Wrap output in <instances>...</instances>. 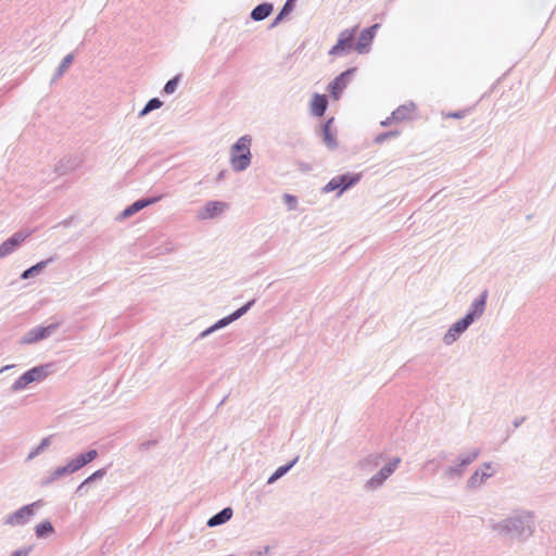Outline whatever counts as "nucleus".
Here are the masks:
<instances>
[{"mask_svg": "<svg viewBox=\"0 0 556 556\" xmlns=\"http://www.w3.org/2000/svg\"><path fill=\"white\" fill-rule=\"evenodd\" d=\"M226 399H227V397L225 396V397L219 402L218 406H222V405L225 403Z\"/></svg>", "mask_w": 556, "mask_h": 556, "instance_id": "57", "label": "nucleus"}, {"mask_svg": "<svg viewBox=\"0 0 556 556\" xmlns=\"http://www.w3.org/2000/svg\"><path fill=\"white\" fill-rule=\"evenodd\" d=\"M382 458V454H369L357 463V468L361 470H371L380 465Z\"/></svg>", "mask_w": 556, "mask_h": 556, "instance_id": "23", "label": "nucleus"}, {"mask_svg": "<svg viewBox=\"0 0 556 556\" xmlns=\"http://www.w3.org/2000/svg\"><path fill=\"white\" fill-rule=\"evenodd\" d=\"M480 454V451L479 450H473L469 453H464V454H460L458 457H457V460L460 466H463L464 468H466L467 466H469L472 462H475L477 459V457L479 456Z\"/></svg>", "mask_w": 556, "mask_h": 556, "instance_id": "32", "label": "nucleus"}, {"mask_svg": "<svg viewBox=\"0 0 556 556\" xmlns=\"http://www.w3.org/2000/svg\"><path fill=\"white\" fill-rule=\"evenodd\" d=\"M447 455L444 451H441L438 455V460H444L446 459Z\"/></svg>", "mask_w": 556, "mask_h": 556, "instance_id": "51", "label": "nucleus"}, {"mask_svg": "<svg viewBox=\"0 0 556 556\" xmlns=\"http://www.w3.org/2000/svg\"><path fill=\"white\" fill-rule=\"evenodd\" d=\"M274 10V5L270 2H263L257 4L250 14V17L255 22H261L267 18Z\"/></svg>", "mask_w": 556, "mask_h": 556, "instance_id": "20", "label": "nucleus"}, {"mask_svg": "<svg viewBox=\"0 0 556 556\" xmlns=\"http://www.w3.org/2000/svg\"><path fill=\"white\" fill-rule=\"evenodd\" d=\"M525 420H526V417L516 418L513 421L514 428H518L519 426H521L525 422Z\"/></svg>", "mask_w": 556, "mask_h": 556, "instance_id": "49", "label": "nucleus"}, {"mask_svg": "<svg viewBox=\"0 0 556 556\" xmlns=\"http://www.w3.org/2000/svg\"><path fill=\"white\" fill-rule=\"evenodd\" d=\"M492 473H489L484 470L477 469L468 479L467 488L468 489H477L479 488L485 479L490 478Z\"/></svg>", "mask_w": 556, "mask_h": 556, "instance_id": "27", "label": "nucleus"}, {"mask_svg": "<svg viewBox=\"0 0 556 556\" xmlns=\"http://www.w3.org/2000/svg\"><path fill=\"white\" fill-rule=\"evenodd\" d=\"M432 468H433L432 472H435L439 469V464L432 465Z\"/></svg>", "mask_w": 556, "mask_h": 556, "instance_id": "55", "label": "nucleus"}, {"mask_svg": "<svg viewBox=\"0 0 556 556\" xmlns=\"http://www.w3.org/2000/svg\"><path fill=\"white\" fill-rule=\"evenodd\" d=\"M228 204L223 201H207L205 205L198 211L197 217L200 220L213 219L222 215Z\"/></svg>", "mask_w": 556, "mask_h": 556, "instance_id": "12", "label": "nucleus"}, {"mask_svg": "<svg viewBox=\"0 0 556 556\" xmlns=\"http://www.w3.org/2000/svg\"><path fill=\"white\" fill-rule=\"evenodd\" d=\"M453 325L456 326V328H458L460 331L465 332L472 325V323L469 320V318L464 316Z\"/></svg>", "mask_w": 556, "mask_h": 556, "instance_id": "41", "label": "nucleus"}, {"mask_svg": "<svg viewBox=\"0 0 556 556\" xmlns=\"http://www.w3.org/2000/svg\"><path fill=\"white\" fill-rule=\"evenodd\" d=\"M54 262V256H50L47 260L40 261L37 264L25 269L21 274V279L26 280L31 277L39 275L50 263Z\"/></svg>", "mask_w": 556, "mask_h": 556, "instance_id": "21", "label": "nucleus"}, {"mask_svg": "<svg viewBox=\"0 0 556 556\" xmlns=\"http://www.w3.org/2000/svg\"><path fill=\"white\" fill-rule=\"evenodd\" d=\"M362 174L359 173H344L331 178L324 187V193L337 191V197L343 194L346 190L354 187L359 182Z\"/></svg>", "mask_w": 556, "mask_h": 556, "instance_id": "4", "label": "nucleus"}, {"mask_svg": "<svg viewBox=\"0 0 556 556\" xmlns=\"http://www.w3.org/2000/svg\"><path fill=\"white\" fill-rule=\"evenodd\" d=\"M60 323H52L48 326H37L29 329L18 341L21 345L34 344L42 341L54 333Z\"/></svg>", "mask_w": 556, "mask_h": 556, "instance_id": "7", "label": "nucleus"}, {"mask_svg": "<svg viewBox=\"0 0 556 556\" xmlns=\"http://www.w3.org/2000/svg\"><path fill=\"white\" fill-rule=\"evenodd\" d=\"M283 201H285L286 205L288 206L289 211H293V210L296 208L298 199H296L295 195H292L290 193H285L283 194Z\"/></svg>", "mask_w": 556, "mask_h": 556, "instance_id": "40", "label": "nucleus"}, {"mask_svg": "<svg viewBox=\"0 0 556 556\" xmlns=\"http://www.w3.org/2000/svg\"><path fill=\"white\" fill-rule=\"evenodd\" d=\"M399 135H400L399 130L384 131V132H381V134L376 136L375 142L378 143V144H381V143H383L388 139L396 138Z\"/></svg>", "mask_w": 556, "mask_h": 556, "instance_id": "36", "label": "nucleus"}, {"mask_svg": "<svg viewBox=\"0 0 556 556\" xmlns=\"http://www.w3.org/2000/svg\"><path fill=\"white\" fill-rule=\"evenodd\" d=\"M98 451L90 448L85 453L78 454L76 457L72 458L70 462L71 467L73 468L74 472L80 470L83 467L91 463L98 457Z\"/></svg>", "mask_w": 556, "mask_h": 556, "instance_id": "15", "label": "nucleus"}, {"mask_svg": "<svg viewBox=\"0 0 556 556\" xmlns=\"http://www.w3.org/2000/svg\"><path fill=\"white\" fill-rule=\"evenodd\" d=\"M255 302H256L255 299H252L251 301L247 302L244 305H242L241 307H239L238 309H236L228 316L218 319L211 327L203 330L199 337L205 338V337L210 336L211 333H213L219 329H223V328L227 327L228 325H230L231 323L238 320L239 318H241L243 315H245L251 309V307L255 304Z\"/></svg>", "mask_w": 556, "mask_h": 556, "instance_id": "6", "label": "nucleus"}, {"mask_svg": "<svg viewBox=\"0 0 556 556\" xmlns=\"http://www.w3.org/2000/svg\"><path fill=\"white\" fill-rule=\"evenodd\" d=\"M53 371V364L34 366L22 374L11 386V391L16 393L26 389L30 383L43 381Z\"/></svg>", "mask_w": 556, "mask_h": 556, "instance_id": "3", "label": "nucleus"}, {"mask_svg": "<svg viewBox=\"0 0 556 556\" xmlns=\"http://www.w3.org/2000/svg\"><path fill=\"white\" fill-rule=\"evenodd\" d=\"M401 463L400 457H394L391 462L386 464L377 473L368 479L364 485L366 490H377L383 485L386 480L396 470Z\"/></svg>", "mask_w": 556, "mask_h": 556, "instance_id": "8", "label": "nucleus"}, {"mask_svg": "<svg viewBox=\"0 0 556 556\" xmlns=\"http://www.w3.org/2000/svg\"><path fill=\"white\" fill-rule=\"evenodd\" d=\"M432 468H433L432 472H435L439 469V464L432 465Z\"/></svg>", "mask_w": 556, "mask_h": 556, "instance_id": "56", "label": "nucleus"}, {"mask_svg": "<svg viewBox=\"0 0 556 556\" xmlns=\"http://www.w3.org/2000/svg\"><path fill=\"white\" fill-rule=\"evenodd\" d=\"M180 77H181L180 75H176L173 78H170L169 80H167L166 84L163 87V92L166 93V94L174 93L176 91V89H177V86L179 84Z\"/></svg>", "mask_w": 556, "mask_h": 556, "instance_id": "35", "label": "nucleus"}, {"mask_svg": "<svg viewBox=\"0 0 556 556\" xmlns=\"http://www.w3.org/2000/svg\"><path fill=\"white\" fill-rule=\"evenodd\" d=\"M156 444V440H149L140 443V450L147 451Z\"/></svg>", "mask_w": 556, "mask_h": 556, "instance_id": "45", "label": "nucleus"}, {"mask_svg": "<svg viewBox=\"0 0 556 556\" xmlns=\"http://www.w3.org/2000/svg\"><path fill=\"white\" fill-rule=\"evenodd\" d=\"M225 173H226V172H225V170H223V172H220V173L218 174V176H217V180H218V181H219V180H222V179L225 177Z\"/></svg>", "mask_w": 556, "mask_h": 556, "instance_id": "54", "label": "nucleus"}, {"mask_svg": "<svg viewBox=\"0 0 556 556\" xmlns=\"http://www.w3.org/2000/svg\"><path fill=\"white\" fill-rule=\"evenodd\" d=\"M328 108V99L325 94L315 93L311 101V111L314 116L321 117Z\"/></svg>", "mask_w": 556, "mask_h": 556, "instance_id": "18", "label": "nucleus"}, {"mask_svg": "<svg viewBox=\"0 0 556 556\" xmlns=\"http://www.w3.org/2000/svg\"><path fill=\"white\" fill-rule=\"evenodd\" d=\"M233 515L231 507H225L215 515H213L206 522L210 528L222 526L229 521Z\"/></svg>", "mask_w": 556, "mask_h": 556, "instance_id": "19", "label": "nucleus"}, {"mask_svg": "<svg viewBox=\"0 0 556 556\" xmlns=\"http://www.w3.org/2000/svg\"><path fill=\"white\" fill-rule=\"evenodd\" d=\"M77 166L78 160L76 157L66 156L59 161V163L55 165L54 172L62 176L74 170Z\"/></svg>", "mask_w": 556, "mask_h": 556, "instance_id": "22", "label": "nucleus"}, {"mask_svg": "<svg viewBox=\"0 0 556 556\" xmlns=\"http://www.w3.org/2000/svg\"><path fill=\"white\" fill-rule=\"evenodd\" d=\"M380 27V24L376 23L367 28H365L364 30L366 31V34H371L374 37L376 36V33L377 30L379 29Z\"/></svg>", "mask_w": 556, "mask_h": 556, "instance_id": "46", "label": "nucleus"}, {"mask_svg": "<svg viewBox=\"0 0 556 556\" xmlns=\"http://www.w3.org/2000/svg\"><path fill=\"white\" fill-rule=\"evenodd\" d=\"M251 137H240L230 148V164L235 172H243L251 164Z\"/></svg>", "mask_w": 556, "mask_h": 556, "instance_id": "2", "label": "nucleus"}, {"mask_svg": "<svg viewBox=\"0 0 556 556\" xmlns=\"http://www.w3.org/2000/svg\"><path fill=\"white\" fill-rule=\"evenodd\" d=\"M61 477L60 475L58 473V470L54 468L52 471L49 472V475L47 477H45L40 484L42 486H47V485H50L51 483H53L54 481L59 480Z\"/></svg>", "mask_w": 556, "mask_h": 556, "instance_id": "39", "label": "nucleus"}, {"mask_svg": "<svg viewBox=\"0 0 556 556\" xmlns=\"http://www.w3.org/2000/svg\"><path fill=\"white\" fill-rule=\"evenodd\" d=\"M415 110L416 105L414 102L402 104L391 113V118L394 123H400L409 119L410 115L415 112Z\"/></svg>", "mask_w": 556, "mask_h": 556, "instance_id": "17", "label": "nucleus"}, {"mask_svg": "<svg viewBox=\"0 0 556 556\" xmlns=\"http://www.w3.org/2000/svg\"><path fill=\"white\" fill-rule=\"evenodd\" d=\"M54 532V528L49 520L41 521L35 527V534L38 539L46 538Z\"/></svg>", "mask_w": 556, "mask_h": 556, "instance_id": "29", "label": "nucleus"}, {"mask_svg": "<svg viewBox=\"0 0 556 556\" xmlns=\"http://www.w3.org/2000/svg\"><path fill=\"white\" fill-rule=\"evenodd\" d=\"M14 367H15V365H5V366H3V367L0 369V375H1L2 372H4V371H7V370L11 369V368H14Z\"/></svg>", "mask_w": 556, "mask_h": 556, "instance_id": "52", "label": "nucleus"}, {"mask_svg": "<svg viewBox=\"0 0 556 556\" xmlns=\"http://www.w3.org/2000/svg\"><path fill=\"white\" fill-rule=\"evenodd\" d=\"M483 466L489 469L491 467V464L490 463H484Z\"/></svg>", "mask_w": 556, "mask_h": 556, "instance_id": "58", "label": "nucleus"}, {"mask_svg": "<svg viewBox=\"0 0 556 556\" xmlns=\"http://www.w3.org/2000/svg\"><path fill=\"white\" fill-rule=\"evenodd\" d=\"M49 445H50V438L49 437L48 438H43L41 440V442L39 443V445H37L33 451H30V453L27 456V460H31L35 457H37Z\"/></svg>", "mask_w": 556, "mask_h": 556, "instance_id": "34", "label": "nucleus"}, {"mask_svg": "<svg viewBox=\"0 0 556 556\" xmlns=\"http://www.w3.org/2000/svg\"><path fill=\"white\" fill-rule=\"evenodd\" d=\"M296 0H287L282 8L280 9L277 16L274 18L273 23L270 24L269 28L276 27L279 23H281L294 9Z\"/></svg>", "mask_w": 556, "mask_h": 556, "instance_id": "26", "label": "nucleus"}, {"mask_svg": "<svg viewBox=\"0 0 556 556\" xmlns=\"http://www.w3.org/2000/svg\"><path fill=\"white\" fill-rule=\"evenodd\" d=\"M89 484H85V480L77 486L75 493L78 495V496H84L87 494L88 492V486Z\"/></svg>", "mask_w": 556, "mask_h": 556, "instance_id": "43", "label": "nucleus"}, {"mask_svg": "<svg viewBox=\"0 0 556 556\" xmlns=\"http://www.w3.org/2000/svg\"><path fill=\"white\" fill-rule=\"evenodd\" d=\"M356 68L350 67L340 73L329 85L328 91L334 100H339L343 93V90L348 87L351 78L355 74Z\"/></svg>", "mask_w": 556, "mask_h": 556, "instance_id": "9", "label": "nucleus"}, {"mask_svg": "<svg viewBox=\"0 0 556 556\" xmlns=\"http://www.w3.org/2000/svg\"><path fill=\"white\" fill-rule=\"evenodd\" d=\"M354 28L341 31L337 43L329 50V54L339 56L350 53L354 48Z\"/></svg>", "mask_w": 556, "mask_h": 556, "instance_id": "10", "label": "nucleus"}, {"mask_svg": "<svg viewBox=\"0 0 556 556\" xmlns=\"http://www.w3.org/2000/svg\"><path fill=\"white\" fill-rule=\"evenodd\" d=\"M61 477L60 475L58 473V470L54 468L52 471L49 472V475L47 477H45L40 484L42 486H47V485H50L51 483H53L54 481L59 480Z\"/></svg>", "mask_w": 556, "mask_h": 556, "instance_id": "38", "label": "nucleus"}, {"mask_svg": "<svg viewBox=\"0 0 556 556\" xmlns=\"http://www.w3.org/2000/svg\"><path fill=\"white\" fill-rule=\"evenodd\" d=\"M391 123H394V122L392 121L391 116H389V117H387L384 121H382V122L380 123V125H381L382 127H387V126H389Z\"/></svg>", "mask_w": 556, "mask_h": 556, "instance_id": "50", "label": "nucleus"}, {"mask_svg": "<svg viewBox=\"0 0 556 556\" xmlns=\"http://www.w3.org/2000/svg\"><path fill=\"white\" fill-rule=\"evenodd\" d=\"M466 468L460 466L458 462L455 465L445 468L443 476L447 480H458L463 477Z\"/></svg>", "mask_w": 556, "mask_h": 556, "instance_id": "28", "label": "nucleus"}, {"mask_svg": "<svg viewBox=\"0 0 556 556\" xmlns=\"http://www.w3.org/2000/svg\"><path fill=\"white\" fill-rule=\"evenodd\" d=\"M488 294V290H483L470 304L467 313L465 314V317L469 318L472 324L483 315L486 306Z\"/></svg>", "mask_w": 556, "mask_h": 556, "instance_id": "14", "label": "nucleus"}, {"mask_svg": "<svg viewBox=\"0 0 556 556\" xmlns=\"http://www.w3.org/2000/svg\"><path fill=\"white\" fill-rule=\"evenodd\" d=\"M374 38L375 37L371 34H366V31L363 29L355 46L356 51L359 54L368 53Z\"/></svg>", "mask_w": 556, "mask_h": 556, "instance_id": "25", "label": "nucleus"}, {"mask_svg": "<svg viewBox=\"0 0 556 556\" xmlns=\"http://www.w3.org/2000/svg\"><path fill=\"white\" fill-rule=\"evenodd\" d=\"M333 121V117L328 118L324 124H321L319 130V135L323 138L324 143L331 150L338 147L337 137L331 130Z\"/></svg>", "mask_w": 556, "mask_h": 556, "instance_id": "16", "label": "nucleus"}, {"mask_svg": "<svg viewBox=\"0 0 556 556\" xmlns=\"http://www.w3.org/2000/svg\"><path fill=\"white\" fill-rule=\"evenodd\" d=\"M31 232L16 231L0 244V258L11 255L22 243L30 236Z\"/></svg>", "mask_w": 556, "mask_h": 556, "instance_id": "11", "label": "nucleus"}, {"mask_svg": "<svg viewBox=\"0 0 556 556\" xmlns=\"http://www.w3.org/2000/svg\"><path fill=\"white\" fill-rule=\"evenodd\" d=\"M269 552V546H265L263 551L254 552L251 556H264Z\"/></svg>", "mask_w": 556, "mask_h": 556, "instance_id": "48", "label": "nucleus"}, {"mask_svg": "<svg viewBox=\"0 0 556 556\" xmlns=\"http://www.w3.org/2000/svg\"><path fill=\"white\" fill-rule=\"evenodd\" d=\"M437 462V459H429L426 464H425V468L433 465L434 463Z\"/></svg>", "mask_w": 556, "mask_h": 556, "instance_id": "53", "label": "nucleus"}, {"mask_svg": "<svg viewBox=\"0 0 556 556\" xmlns=\"http://www.w3.org/2000/svg\"><path fill=\"white\" fill-rule=\"evenodd\" d=\"M466 114V111H457V112H452V113H448L447 114V117H452V118H463Z\"/></svg>", "mask_w": 556, "mask_h": 556, "instance_id": "47", "label": "nucleus"}, {"mask_svg": "<svg viewBox=\"0 0 556 556\" xmlns=\"http://www.w3.org/2000/svg\"><path fill=\"white\" fill-rule=\"evenodd\" d=\"M299 460V456L294 457L292 460H290L289 463L282 465V466H279L271 475L270 477L268 478L267 480V483L268 484H273L275 483L276 481H278L280 478H282L285 475H287L291 468L298 463Z\"/></svg>", "mask_w": 556, "mask_h": 556, "instance_id": "24", "label": "nucleus"}, {"mask_svg": "<svg viewBox=\"0 0 556 556\" xmlns=\"http://www.w3.org/2000/svg\"><path fill=\"white\" fill-rule=\"evenodd\" d=\"M163 105V102L159 98L150 99L143 109L139 112V117L146 116L150 112L160 109Z\"/></svg>", "mask_w": 556, "mask_h": 556, "instance_id": "33", "label": "nucleus"}, {"mask_svg": "<svg viewBox=\"0 0 556 556\" xmlns=\"http://www.w3.org/2000/svg\"><path fill=\"white\" fill-rule=\"evenodd\" d=\"M73 60H74V55L72 53L64 56V59L61 61L60 65L58 66L52 80H56L58 78H60L65 73V71L70 67Z\"/></svg>", "mask_w": 556, "mask_h": 556, "instance_id": "31", "label": "nucleus"}, {"mask_svg": "<svg viewBox=\"0 0 556 556\" xmlns=\"http://www.w3.org/2000/svg\"><path fill=\"white\" fill-rule=\"evenodd\" d=\"M30 551H31V546L24 547V548L14 551L10 556H28Z\"/></svg>", "mask_w": 556, "mask_h": 556, "instance_id": "44", "label": "nucleus"}, {"mask_svg": "<svg viewBox=\"0 0 556 556\" xmlns=\"http://www.w3.org/2000/svg\"><path fill=\"white\" fill-rule=\"evenodd\" d=\"M42 505V501H36L31 504H27L15 510L14 513L8 515L3 519L4 526L10 527H22L27 525L30 519L35 516V509Z\"/></svg>", "mask_w": 556, "mask_h": 556, "instance_id": "5", "label": "nucleus"}, {"mask_svg": "<svg viewBox=\"0 0 556 556\" xmlns=\"http://www.w3.org/2000/svg\"><path fill=\"white\" fill-rule=\"evenodd\" d=\"M106 475V468H100L85 479V484H91L94 481L101 480Z\"/></svg>", "mask_w": 556, "mask_h": 556, "instance_id": "37", "label": "nucleus"}, {"mask_svg": "<svg viewBox=\"0 0 556 556\" xmlns=\"http://www.w3.org/2000/svg\"><path fill=\"white\" fill-rule=\"evenodd\" d=\"M491 528L498 534L525 542L534 534L535 517L532 511L519 509L501 521L492 522Z\"/></svg>", "mask_w": 556, "mask_h": 556, "instance_id": "1", "label": "nucleus"}, {"mask_svg": "<svg viewBox=\"0 0 556 556\" xmlns=\"http://www.w3.org/2000/svg\"><path fill=\"white\" fill-rule=\"evenodd\" d=\"M164 198V194H159V195H154V197H147V198H141L137 201H135L134 203H131L130 205H128L122 213H121V217L122 218H128L132 215H135L136 213H138L139 211H141L142 208L147 207V206H150L152 204H155L157 203L159 201H161L162 199Z\"/></svg>", "mask_w": 556, "mask_h": 556, "instance_id": "13", "label": "nucleus"}, {"mask_svg": "<svg viewBox=\"0 0 556 556\" xmlns=\"http://www.w3.org/2000/svg\"><path fill=\"white\" fill-rule=\"evenodd\" d=\"M464 332L460 331L458 328H456V326L452 325L447 331L445 332L444 337H443V343L445 345H451L453 344L455 341L458 340V338L463 334Z\"/></svg>", "mask_w": 556, "mask_h": 556, "instance_id": "30", "label": "nucleus"}, {"mask_svg": "<svg viewBox=\"0 0 556 556\" xmlns=\"http://www.w3.org/2000/svg\"><path fill=\"white\" fill-rule=\"evenodd\" d=\"M55 469L58 470V473L60 475L61 478L74 473V470L71 467L70 462H67L64 466L56 467Z\"/></svg>", "mask_w": 556, "mask_h": 556, "instance_id": "42", "label": "nucleus"}]
</instances>
